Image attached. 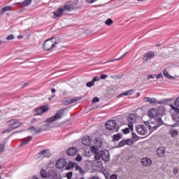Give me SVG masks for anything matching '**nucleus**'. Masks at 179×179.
I'll list each match as a JSON object with an SVG mask.
<instances>
[{"instance_id":"6e6d98bb","label":"nucleus","mask_w":179,"mask_h":179,"mask_svg":"<svg viewBox=\"0 0 179 179\" xmlns=\"http://www.w3.org/2000/svg\"><path fill=\"white\" fill-rule=\"evenodd\" d=\"M106 78H108V76H107L106 74L101 75V79H106Z\"/></svg>"},{"instance_id":"7ed1b4c3","label":"nucleus","mask_w":179,"mask_h":179,"mask_svg":"<svg viewBox=\"0 0 179 179\" xmlns=\"http://www.w3.org/2000/svg\"><path fill=\"white\" fill-rule=\"evenodd\" d=\"M7 125L9 127L7 129L1 131V134H6V132L9 133L13 129H16V128H19L20 125H22V122L16 119H13L7 122Z\"/></svg>"},{"instance_id":"c756f323","label":"nucleus","mask_w":179,"mask_h":179,"mask_svg":"<svg viewBox=\"0 0 179 179\" xmlns=\"http://www.w3.org/2000/svg\"><path fill=\"white\" fill-rule=\"evenodd\" d=\"M41 176L43 178H48V174L47 173V172L45 171V170L42 169L41 171Z\"/></svg>"},{"instance_id":"79ce46f5","label":"nucleus","mask_w":179,"mask_h":179,"mask_svg":"<svg viewBox=\"0 0 179 179\" xmlns=\"http://www.w3.org/2000/svg\"><path fill=\"white\" fill-rule=\"evenodd\" d=\"M71 6L66 5V6H64L63 9H64V10H71Z\"/></svg>"},{"instance_id":"8fccbe9b","label":"nucleus","mask_w":179,"mask_h":179,"mask_svg":"<svg viewBox=\"0 0 179 179\" xmlns=\"http://www.w3.org/2000/svg\"><path fill=\"white\" fill-rule=\"evenodd\" d=\"M143 100H144V101H145V103H150V98H149V97H148V96H145V97L143 98Z\"/></svg>"},{"instance_id":"c03bdc74","label":"nucleus","mask_w":179,"mask_h":179,"mask_svg":"<svg viewBox=\"0 0 179 179\" xmlns=\"http://www.w3.org/2000/svg\"><path fill=\"white\" fill-rule=\"evenodd\" d=\"M155 78H156V79H162V78H163V74L162 73H160L158 75H155Z\"/></svg>"},{"instance_id":"680f3d73","label":"nucleus","mask_w":179,"mask_h":179,"mask_svg":"<svg viewBox=\"0 0 179 179\" xmlns=\"http://www.w3.org/2000/svg\"><path fill=\"white\" fill-rule=\"evenodd\" d=\"M23 36H17V38H19V39H20V38H22Z\"/></svg>"},{"instance_id":"ea45409f","label":"nucleus","mask_w":179,"mask_h":179,"mask_svg":"<svg viewBox=\"0 0 179 179\" xmlns=\"http://www.w3.org/2000/svg\"><path fill=\"white\" fill-rule=\"evenodd\" d=\"M72 176H73V173L72 172H68L66 174V177L67 179H72Z\"/></svg>"},{"instance_id":"4468645a","label":"nucleus","mask_w":179,"mask_h":179,"mask_svg":"<svg viewBox=\"0 0 179 179\" xmlns=\"http://www.w3.org/2000/svg\"><path fill=\"white\" fill-rule=\"evenodd\" d=\"M170 101L169 99H165V101H157L156 98H150V104H164Z\"/></svg>"},{"instance_id":"f03ea898","label":"nucleus","mask_w":179,"mask_h":179,"mask_svg":"<svg viewBox=\"0 0 179 179\" xmlns=\"http://www.w3.org/2000/svg\"><path fill=\"white\" fill-rule=\"evenodd\" d=\"M59 43H61L59 38H51L47 39L43 43V50L45 51H50V50H52V48L58 47V44H59Z\"/></svg>"},{"instance_id":"69168bd1","label":"nucleus","mask_w":179,"mask_h":179,"mask_svg":"<svg viewBox=\"0 0 179 179\" xmlns=\"http://www.w3.org/2000/svg\"><path fill=\"white\" fill-rule=\"evenodd\" d=\"M1 169H2V167L0 166V170H1Z\"/></svg>"},{"instance_id":"0e129e2a","label":"nucleus","mask_w":179,"mask_h":179,"mask_svg":"<svg viewBox=\"0 0 179 179\" xmlns=\"http://www.w3.org/2000/svg\"><path fill=\"white\" fill-rule=\"evenodd\" d=\"M2 44V41H0V45Z\"/></svg>"},{"instance_id":"dca6fc26","label":"nucleus","mask_w":179,"mask_h":179,"mask_svg":"<svg viewBox=\"0 0 179 179\" xmlns=\"http://www.w3.org/2000/svg\"><path fill=\"white\" fill-rule=\"evenodd\" d=\"M64 12L65 9H64V8H59L57 10L54 11L53 14L55 16V19H56V17H61Z\"/></svg>"},{"instance_id":"49530a36","label":"nucleus","mask_w":179,"mask_h":179,"mask_svg":"<svg viewBox=\"0 0 179 179\" xmlns=\"http://www.w3.org/2000/svg\"><path fill=\"white\" fill-rule=\"evenodd\" d=\"M117 178H118V176H117V174H113L109 178V179H117Z\"/></svg>"},{"instance_id":"c9c22d12","label":"nucleus","mask_w":179,"mask_h":179,"mask_svg":"<svg viewBox=\"0 0 179 179\" xmlns=\"http://www.w3.org/2000/svg\"><path fill=\"white\" fill-rule=\"evenodd\" d=\"M113 20H111V18H108L106 22H105V24H106V26H111V24H113Z\"/></svg>"},{"instance_id":"4d7b16f0","label":"nucleus","mask_w":179,"mask_h":179,"mask_svg":"<svg viewBox=\"0 0 179 179\" xmlns=\"http://www.w3.org/2000/svg\"><path fill=\"white\" fill-rule=\"evenodd\" d=\"M123 132H124V134H129V129L126 128V129H123Z\"/></svg>"},{"instance_id":"e2e57ef3","label":"nucleus","mask_w":179,"mask_h":179,"mask_svg":"<svg viewBox=\"0 0 179 179\" xmlns=\"http://www.w3.org/2000/svg\"><path fill=\"white\" fill-rule=\"evenodd\" d=\"M136 95H137V97H139V96H141V93H137Z\"/></svg>"},{"instance_id":"bf43d9fd","label":"nucleus","mask_w":179,"mask_h":179,"mask_svg":"<svg viewBox=\"0 0 179 179\" xmlns=\"http://www.w3.org/2000/svg\"><path fill=\"white\" fill-rule=\"evenodd\" d=\"M51 92H52V93H55V92H56L55 88H52V89L51 90Z\"/></svg>"},{"instance_id":"f257e3e1","label":"nucleus","mask_w":179,"mask_h":179,"mask_svg":"<svg viewBox=\"0 0 179 179\" xmlns=\"http://www.w3.org/2000/svg\"><path fill=\"white\" fill-rule=\"evenodd\" d=\"M90 150L94 155L95 160H100L101 159L103 162H110V152L108 150L99 151L98 148L95 146H91Z\"/></svg>"},{"instance_id":"f704fd0d","label":"nucleus","mask_w":179,"mask_h":179,"mask_svg":"<svg viewBox=\"0 0 179 179\" xmlns=\"http://www.w3.org/2000/svg\"><path fill=\"white\" fill-rule=\"evenodd\" d=\"M5 152V143H0V153Z\"/></svg>"},{"instance_id":"aec40b11","label":"nucleus","mask_w":179,"mask_h":179,"mask_svg":"<svg viewBox=\"0 0 179 179\" xmlns=\"http://www.w3.org/2000/svg\"><path fill=\"white\" fill-rule=\"evenodd\" d=\"M50 179H59L58 178V173L55 171H50L48 175Z\"/></svg>"},{"instance_id":"0eeeda50","label":"nucleus","mask_w":179,"mask_h":179,"mask_svg":"<svg viewBox=\"0 0 179 179\" xmlns=\"http://www.w3.org/2000/svg\"><path fill=\"white\" fill-rule=\"evenodd\" d=\"M148 115L150 118H153L155 121H157L158 119H162L161 117H157L159 115V110L156 108L150 109L148 111Z\"/></svg>"},{"instance_id":"a18cd8bd","label":"nucleus","mask_w":179,"mask_h":179,"mask_svg":"<svg viewBox=\"0 0 179 179\" xmlns=\"http://www.w3.org/2000/svg\"><path fill=\"white\" fill-rule=\"evenodd\" d=\"M172 128H176L177 127H179V120H177L176 124H171Z\"/></svg>"},{"instance_id":"423d86ee","label":"nucleus","mask_w":179,"mask_h":179,"mask_svg":"<svg viewBox=\"0 0 179 179\" xmlns=\"http://www.w3.org/2000/svg\"><path fill=\"white\" fill-rule=\"evenodd\" d=\"M128 127L131 131H134V124L136 122V115L134 113H130L127 117Z\"/></svg>"},{"instance_id":"c85d7f7f","label":"nucleus","mask_w":179,"mask_h":179,"mask_svg":"<svg viewBox=\"0 0 179 179\" xmlns=\"http://www.w3.org/2000/svg\"><path fill=\"white\" fill-rule=\"evenodd\" d=\"M132 92H134V90H128L127 92L120 94L117 97H121V96H129V94H132Z\"/></svg>"},{"instance_id":"58836bf2","label":"nucleus","mask_w":179,"mask_h":179,"mask_svg":"<svg viewBox=\"0 0 179 179\" xmlns=\"http://www.w3.org/2000/svg\"><path fill=\"white\" fill-rule=\"evenodd\" d=\"M28 129L29 131H31V132H35V134L37 131V128L34 127V126H31Z\"/></svg>"},{"instance_id":"6ab92c4d","label":"nucleus","mask_w":179,"mask_h":179,"mask_svg":"<svg viewBox=\"0 0 179 179\" xmlns=\"http://www.w3.org/2000/svg\"><path fill=\"white\" fill-rule=\"evenodd\" d=\"M166 153V149L163 147H160L157 150V155L159 156V157H162V156H164V154Z\"/></svg>"},{"instance_id":"052dcab7","label":"nucleus","mask_w":179,"mask_h":179,"mask_svg":"<svg viewBox=\"0 0 179 179\" xmlns=\"http://www.w3.org/2000/svg\"><path fill=\"white\" fill-rule=\"evenodd\" d=\"M14 5H22V3H15Z\"/></svg>"},{"instance_id":"e433bc0d","label":"nucleus","mask_w":179,"mask_h":179,"mask_svg":"<svg viewBox=\"0 0 179 179\" xmlns=\"http://www.w3.org/2000/svg\"><path fill=\"white\" fill-rule=\"evenodd\" d=\"M30 3H31V0H24L22 2V4L24 5V6H29V5H30Z\"/></svg>"},{"instance_id":"473e14b6","label":"nucleus","mask_w":179,"mask_h":179,"mask_svg":"<svg viewBox=\"0 0 179 179\" xmlns=\"http://www.w3.org/2000/svg\"><path fill=\"white\" fill-rule=\"evenodd\" d=\"M78 99L76 98H73L71 99H69V101H66V104H72L73 103H76V101H78Z\"/></svg>"},{"instance_id":"412c9836","label":"nucleus","mask_w":179,"mask_h":179,"mask_svg":"<svg viewBox=\"0 0 179 179\" xmlns=\"http://www.w3.org/2000/svg\"><path fill=\"white\" fill-rule=\"evenodd\" d=\"M155 57V53L153 52H148L147 54L145 55L143 59L144 61H150V59H152V58H153Z\"/></svg>"},{"instance_id":"20e7f679","label":"nucleus","mask_w":179,"mask_h":179,"mask_svg":"<svg viewBox=\"0 0 179 179\" xmlns=\"http://www.w3.org/2000/svg\"><path fill=\"white\" fill-rule=\"evenodd\" d=\"M106 128L109 131H113V132H118L120 128L117 126L115 120H109L106 123Z\"/></svg>"},{"instance_id":"603ef678","label":"nucleus","mask_w":179,"mask_h":179,"mask_svg":"<svg viewBox=\"0 0 179 179\" xmlns=\"http://www.w3.org/2000/svg\"><path fill=\"white\" fill-rule=\"evenodd\" d=\"M173 174H175V176L178 174V169H177V168L173 169Z\"/></svg>"},{"instance_id":"5fc2aeb1","label":"nucleus","mask_w":179,"mask_h":179,"mask_svg":"<svg viewBox=\"0 0 179 179\" xmlns=\"http://www.w3.org/2000/svg\"><path fill=\"white\" fill-rule=\"evenodd\" d=\"M148 80H149L150 79H155V76L153 75H148L147 77Z\"/></svg>"},{"instance_id":"09e8293b","label":"nucleus","mask_w":179,"mask_h":179,"mask_svg":"<svg viewBox=\"0 0 179 179\" xmlns=\"http://www.w3.org/2000/svg\"><path fill=\"white\" fill-rule=\"evenodd\" d=\"M174 104L176 107H179V97L176 99Z\"/></svg>"},{"instance_id":"f8f14e48","label":"nucleus","mask_w":179,"mask_h":179,"mask_svg":"<svg viewBox=\"0 0 179 179\" xmlns=\"http://www.w3.org/2000/svg\"><path fill=\"white\" fill-rule=\"evenodd\" d=\"M66 166V160L65 159H60L56 163L57 169L61 170Z\"/></svg>"},{"instance_id":"5701e85b","label":"nucleus","mask_w":179,"mask_h":179,"mask_svg":"<svg viewBox=\"0 0 179 179\" xmlns=\"http://www.w3.org/2000/svg\"><path fill=\"white\" fill-rule=\"evenodd\" d=\"M120 139H122V134H114L113 136V142H118Z\"/></svg>"},{"instance_id":"37998d69","label":"nucleus","mask_w":179,"mask_h":179,"mask_svg":"<svg viewBox=\"0 0 179 179\" xmlns=\"http://www.w3.org/2000/svg\"><path fill=\"white\" fill-rule=\"evenodd\" d=\"M99 101H100V99H99V97H94L92 99V103H99Z\"/></svg>"},{"instance_id":"a19ab883","label":"nucleus","mask_w":179,"mask_h":179,"mask_svg":"<svg viewBox=\"0 0 179 179\" xmlns=\"http://www.w3.org/2000/svg\"><path fill=\"white\" fill-rule=\"evenodd\" d=\"M170 107H171L172 110H173V111H175L176 113H179V108L174 107V106L173 105H170Z\"/></svg>"},{"instance_id":"a211bd4d","label":"nucleus","mask_w":179,"mask_h":179,"mask_svg":"<svg viewBox=\"0 0 179 179\" xmlns=\"http://www.w3.org/2000/svg\"><path fill=\"white\" fill-rule=\"evenodd\" d=\"M100 80V78L99 77H94L92 81H90L87 83L86 86L87 87H92V86H94L95 82H99Z\"/></svg>"},{"instance_id":"bb28decb","label":"nucleus","mask_w":179,"mask_h":179,"mask_svg":"<svg viewBox=\"0 0 179 179\" xmlns=\"http://www.w3.org/2000/svg\"><path fill=\"white\" fill-rule=\"evenodd\" d=\"M169 134L172 136V138H176V136L178 135V131L175 129H171Z\"/></svg>"},{"instance_id":"72a5a7b5","label":"nucleus","mask_w":179,"mask_h":179,"mask_svg":"<svg viewBox=\"0 0 179 179\" xmlns=\"http://www.w3.org/2000/svg\"><path fill=\"white\" fill-rule=\"evenodd\" d=\"M95 145L96 148H101L103 146V142L101 140H96Z\"/></svg>"},{"instance_id":"4be33fe9","label":"nucleus","mask_w":179,"mask_h":179,"mask_svg":"<svg viewBox=\"0 0 179 179\" xmlns=\"http://www.w3.org/2000/svg\"><path fill=\"white\" fill-rule=\"evenodd\" d=\"M131 140H122V141L119 142L117 145V148H124L125 145H129Z\"/></svg>"},{"instance_id":"b1692460","label":"nucleus","mask_w":179,"mask_h":179,"mask_svg":"<svg viewBox=\"0 0 179 179\" xmlns=\"http://www.w3.org/2000/svg\"><path fill=\"white\" fill-rule=\"evenodd\" d=\"M47 129H48V124H44L42 126V127L36 128V134H38V132H41V131H45Z\"/></svg>"},{"instance_id":"338daca9","label":"nucleus","mask_w":179,"mask_h":179,"mask_svg":"<svg viewBox=\"0 0 179 179\" xmlns=\"http://www.w3.org/2000/svg\"><path fill=\"white\" fill-rule=\"evenodd\" d=\"M137 1H143V0H137Z\"/></svg>"},{"instance_id":"2eb2a0df","label":"nucleus","mask_w":179,"mask_h":179,"mask_svg":"<svg viewBox=\"0 0 179 179\" xmlns=\"http://www.w3.org/2000/svg\"><path fill=\"white\" fill-rule=\"evenodd\" d=\"M82 143L84 145V146H90V145H92V140L90 139V137L88 136H85L83 138Z\"/></svg>"},{"instance_id":"cd10ccee","label":"nucleus","mask_w":179,"mask_h":179,"mask_svg":"<svg viewBox=\"0 0 179 179\" xmlns=\"http://www.w3.org/2000/svg\"><path fill=\"white\" fill-rule=\"evenodd\" d=\"M75 169L76 171H78V173H80V174H85V171L78 165H76Z\"/></svg>"},{"instance_id":"393cba45","label":"nucleus","mask_w":179,"mask_h":179,"mask_svg":"<svg viewBox=\"0 0 179 179\" xmlns=\"http://www.w3.org/2000/svg\"><path fill=\"white\" fill-rule=\"evenodd\" d=\"M12 10V7L10 6H6L1 9V13H5V12Z\"/></svg>"},{"instance_id":"39448f33","label":"nucleus","mask_w":179,"mask_h":179,"mask_svg":"<svg viewBox=\"0 0 179 179\" xmlns=\"http://www.w3.org/2000/svg\"><path fill=\"white\" fill-rule=\"evenodd\" d=\"M64 117V110L60 109L54 116L46 120V122H55L57 120H61Z\"/></svg>"},{"instance_id":"de8ad7c7","label":"nucleus","mask_w":179,"mask_h":179,"mask_svg":"<svg viewBox=\"0 0 179 179\" xmlns=\"http://www.w3.org/2000/svg\"><path fill=\"white\" fill-rule=\"evenodd\" d=\"M13 38H15V36L11 34V35H9L7 38H6V40H8V41H10V40H13Z\"/></svg>"},{"instance_id":"1a4fd4ad","label":"nucleus","mask_w":179,"mask_h":179,"mask_svg":"<svg viewBox=\"0 0 179 179\" xmlns=\"http://www.w3.org/2000/svg\"><path fill=\"white\" fill-rule=\"evenodd\" d=\"M48 110H50V108H48V106L47 105L42 106L35 109V115H41V114H44V113H47Z\"/></svg>"},{"instance_id":"ddd939ff","label":"nucleus","mask_w":179,"mask_h":179,"mask_svg":"<svg viewBox=\"0 0 179 179\" xmlns=\"http://www.w3.org/2000/svg\"><path fill=\"white\" fill-rule=\"evenodd\" d=\"M141 164L144 167H150L152 165V159L145 157L141 159Z\"/></svg>"},{"instance_id":"3c124183","label":"nucleus","mask_w":179,"mask_h":179,"mask_svg":"<svg viewBox=\"0 0 179 179\" xmlns=\"http://www.w3.org/2000/svg\"><path fill=\"white\" fill-rule=\"evenodd\" d=\"M76 160L77 161V162H81V160H82V156H80V155H78L77 156V157L76 158Z\"/></svg>"},{"instance_id":"864d4df0","label":"nucleus","mask_w":179,"mask_h":179,"mask_svg":"<svg viewBox=\"0 0 179 179\" xmlns=\"http://www.w3.org/2000/svg\"><path fill=\"white\" fill-rule=\"evenodd\" d=\"M87 3H94V2H96L97 0H85Z\"/></svg>"},{"instance_id":"2f4dec72","label":"nucleus","mask_w":179,"mask_h":179,"mask_svg":"<svg viewBox=\"0 0 179 179\" xmlns=\"http://www.w3.org/2000/svg\"><path fill=\"white\" fill-rule=\"evenodd\" d=\"M73 167H76V164H73L72 162H69L66 169H68V170H71V169H73Z\"/></svg>"},{"instance_id":"f3484780","label":"nucleus","mask_w":179,"mask_h":179,"mask_svg":"<svg viewBox=\"0 0 179 179\" xmlns=\"http://www.w3.org/2000/svg\"><path fill=\"white\" fill-rule=\"evenodd\" d=\"M66 153L69 156H75L78 153V149L75 147H72L67 150Z\"/></svg>"},{"instance_id":"9d476101","label":"nucleus","mask_w":179,"mask_h":179,"mask_svg":"<svg viewBox=\"0 0 179 179\" xmlns=\"http://www.w3.org/2000/svg\"><path fill=\"white\" fill-rule=\"evenodd\" d=\"M155 122H157L156 125H155V126L149 125L148 126L150 131H152V132H153V131H156L157 129V128H159V127H160V125H163V120H162V119H157V120H155Z\"/></svg>"},{"instance_id":"13d9d810","label":"nucleus","mask_w":179,"mask_h":179,"mask_svg":"<svg viewBox=\"0 0 179 179\" xmlns=\"http://www.w3.org/2000/svg\"><path fill=\"white\" fill-rule=\"evenodd\" d=\"M132 136H133L134 139H136V138H138V136H136V134H133Z\"/></svg>"},{"instance_id":"a878e982","label":"nucleus","mask_w":179,"mask_h":179,"mask_svg":"<svg viewBox=\"0 0 179 179\" xmlns=\"http://www.w3.org/2000/svg\"><path fill=\"white\" fill-rule=\"evenodd\" d=\"M32 138H33L31 136L28 137L20 144V146H23V145H27V143H29V142H30Z\"/></svg>"},{"instance_id":"4c0bfd02","label":"nucleus","mask_w":179,"mask_h":179,"mask_svg":"<svg viewBox=\"0 0 179 179\" xmlns=\"http://www.w3.org/2000/svg\"><path fill=\"white\" fill-rule=\"evenodd\" d=\"M127 54H128V52H127L126 53H124L123 55H122L118 59H113L112 61H110V62H114V61H120V60L122 59V58H124V57H125V55H127Z\"/></svg>"},{"instance_id":"6e6552de","label":"nucleus","mask_w":179,"mask_h":179,"mask_svg":"<svg viewBox=\"0 0 179 179\" xmlns=\"http://www.w3.org/2000/svg\"><path fill=\"white\" fill-rule=\"evenodd\" d=\"M51 156V152L50 150H43L39 152L36 156L35 159H41L44 157H50Z\"/></svg>"},{"instance_id":"9b49d317","label":"nucleus","mask_w":179,"mask_h":179,"mask_svg":"<svg viewBox=\"0 0 179 179\" xmlns=\"http://www.w3.org/2000/svg\"><path fill=\"white\" fill-rule=\"evenodd\" d=\"M136 131L139 135H146L148 134V130L144 125H138Z\"/></svg>"},{"instance_id":"7c9ffc66","label":"nucleus","mask_w":179,"mask_h":179,"mask_svg":"<svg viewBox=\"0 0 179 179\" xmlns=\"http://www.w3.org/2000/svg\"><path fill=\"white\" fill-rule=\"evenodd\" d=\"M163 75H164V76H165V78H167L168 79H171V76H170L169 74V73L167 72V70L166 69H164L163 70Z\"/></svg>"}]
</instances>
